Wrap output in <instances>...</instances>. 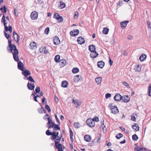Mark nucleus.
Masks as SVG:
<instances>
[{
    "label": "nucleus",
    "instance_id": "obj_37",
    "mask_svg": "<svg viewBox=\"0 0 151 151\" xmlns=\"http://www.w3.org/2000/svg\"><path fill=\"white\" fill-rule=\"evenodd\" d=\"M60 8L63 9L65 7V3L63 1H61L60 2Z\"/></svg>",
    "mask_w": 151,
    "mask_h": 151
},
{
    "label": "nucleus",
    "instance_id": "obj_6",
    "mask_svg": "<svg viewBox=\"0 0 151 151\" xmlns=\"http://www.w3.org/2000/svg\"><path fill=\"white\" fill-rule=\"evenodd\" d=\"M48 123L47 124V127L49 128L51 127H53L55 125L54 123L52 122L51 119L49 117H47Z\"/></svg>",
    "mask_w": 151,
    "mask_h": 151
},
{
    "label": "nucleus",
    "instance_id": "obj_55",
    "mask_svg": "<svg viewBox=\"0 0 151 151\" xmlns=\"http://www.w3.org/2000/svg\"><path fill=\"white\" fill-rule=\"evenodd\" d=\"M78 14L77 12H75V15H74V17L75 18H76L78 17Z\"/></svg>",
    "mask_w": 151,
    "mask_h": 151
},
{
    "label": "nucleus",
    "instance_id": "obj_51",
    "mask_svg": "<svg viewBox=\"0 0 151 151\" xmlns=\"http://www.w3.org/2000/svg\"><path fill=\"white\" fill-rule=\"evenodd\" d=\"M79 124L78 122L74 123V126L75 127L78 128L79 127Z\"/></svg>",
    "mask_w": 151,
    "mask_h": 151
},
{
    "label": "nucleus",
    "instance_id": "obj_38",
    "mask_svg": "<svg viewBox=\"0 0 151 151\" xmlns=\"http://www.w3.org/2000/svg\"><path fill=\"white\" fill-rule=\"evenodd\" d=\"M132 138L134 141H135L138 139V137L136 134H134L132 136Z\"/></svg>",
    "mask_w": 151,
    "mask_h": 151
},
{
    "label": "nucleus",
    "instance_id": "obj_33",
    "mask_svg": "<svg viewBox=\"0 0 151 151\" xmlns=\"http://www.w3.org/2000/svg\"><path fill=\"white\" fill-rule=\"evenodd\" d=\"M109 31V29L108 28H104L103 29L102 32L103 34L106 35L108 33Z\"/></svg>",
    "mask_w": 151,
    "mask_h": 151
},
{
    "label": "nucleus",
    "instance_id": "obj_61",
    "mask_svg": "<svg viewBox=\"0 0 151 151\" xmlns=\"http://www.w3.org/2000/svg\"><path fill=\"white\" fill-rule=\"evenodd\" d=\"M123 4V1H119L117 3V4L119 6H121Z\"/></svg>",
    "mask_w": 151,
    "mask_h": 151
},
{
    "label": "nucleus",
    "instance_id": "obj_53",
    "mask_svg": "<svg viewBox=\"0 0 151 151\" xmlns=\"http://www.w3.org/2000/svg\"><path fill=\"white\" fill-rule=\"evenodd\" d=\"M148 92L149 96H151V89L150 88H148Z\"/></svg>",
    "mask_w": 151,
    "mask_h": 151
},
{
    "label": "nucleus",
    "instance_id": "obj_60",
    "mask_svg": "<svg viewBox=\"0 0 151 151\" xmlns=\"http://www.w3.org/2000/svg\"><path fill=\"white\" fill-rule=\"evenodd\" d=\"M52 137H51V139L52 140H54L56 138H57V137L55 136V135H52Z\"/></svg>",
    "mask_w": 151,
    "mask_h": 151
},
{
    "label": "nucleus",
    "instance_id": "obj_30",
    "mask_svg": "<svg viewBox=\"0 0 151 151\" xmlns=\"http://www.w3.org/2000/svg\"><path fill=\"white\" fill-rule=\"evenodd\" d=\"M146 58L145 55H143L140 56L139 57V60L141 61H143L145 60Z\"/></svg>",
    "mask_w": 151,
    "mask_h": 151
},
{
    "label": "nucleus",
    "instance_id": "obj_41",
    "mask_svg": "<svg viewBox=\"0 0 151 151\" xmlns=\"http://www.w3.org/2000/svg\"><path fill=\"white\" fill-rule=\"evenodd\" d=\"M50 31V29L49 27L46 28L45 30V33L46 35L48 34Z\"/></svg>",
    "mask_w": 151,
    "mask_h": 151
},
{
    "label": "nucleus",
    "instance_id": "obj_10",
    "mask_svg": "<svg viewBox=\"0 0 151 151\" xmlns=\"http://www.w3.org/2000/svg\"><path fill=\"white\" fill-rule=\"evenodd\" d=\"M82 80L81 76L80 75H77L75 76L74 78V81L75 82H77Z\"/></svg>",
    "mask_w": 151,
    "mask_h": 151
},
{
    "label": "nucleus",
    "instance_id": "obj_34",
    "mask_svg": "<svg viewBox=\"0 0 151 151\" xmlns=\"http://www.w3.org/2000/svg\"><path fill=\"white\" fill-rule=\"evenodd\" d=\"M72 71L73 73H77L79 71V69L77 68H73L72 70Z\"/></svg>",
    "mask_w": 151,
    "mask_h": 151
},
{
    "label": "nucleus",
    "instance_id": "obj_43",
    "mask_svg": "<svg viewBox=\"0 0 151 151\" xmlns=\"http://www.w3.org/2000/svg\"><path fill=\"white\" fill-rule=\"evenodd\" d=\"M57 19H58L59 22H62L63 20V18L60 16H59Z\"/></svg>",
    "mask_w": 151,
    "mask_h": 151
},
{
    "label": "nucleus",
    "instance_id": "obj_52",
    "mask_svg": "<svg viewBox=\"0 0 151 151\" xmlns=\"http://www.w3.org/2000/svg\"><path fill=\"white\" fill-rule=\"evenodd\" d=\"M123 84L125 86H126L127 87H129V84L125 81H123L122 82Z\"/></svg>",
    "mask_w": 151,
    "mask_h": 151
},
{
    "label": "nucleus",
    "instance_id": "obj_22",
    "mask_svg": "<svg viewBox=\"0 0 151 151\" xmlns=\"http://www.w3.org/2000/svg\"><path fill=\"white\" fill-rule=\"evenodd\" d=\"M29 45L30 48L32 49H35L36 48V44L34 42H31Z\"/></svg>",
    "mask_w": 151,
    "mask_h": 151
},
{
    "label": "nucleus",
    "instance_id": "obj_31",
    "mask_svg": "<svg viewBox=\"0 0 151 151\" xmlns=\"http://www.w3.org/2000/svg\"><path fill=\"white\" fill-rule=\"evenodd\" d=\"M68 85V82L66 81H63L62 82L61 86L64 88L67 87Z\"/></svg>",
    "mask_w": 151,
    "mask_h": 151
},
{
    "label": "nucleus",
    "instance_id": "obj_32",
    "mask_svg": "<svg viewBox=\"0 0 151 151\" xmlns=\"http://www.w3.org/2000/svg\"><path fill=\"white\" fill-rule=\"evenodd\" d=\"M60 56V55H58L55 56V60L56 63H58L59 62Z\"/></svg>",
    "mask_w": 151,
    "mask_h": 151
},
{
    "label": "nucleus",
    "instance_id": "obj_44",
    "mask_svg": "<svg viewBox=\"0 0 151 151\" xmlns=\"http://www.w3.org/2000/svg\"><path fill=\"white\" fill-rule=\"evenodd\" d=\"M92 120H93L94 122H98L99 121V119L98 117L97 116L95 117Z\"/></svg>",
    "mask_w": 151,
    "mask_h": 151
},
{
    "label": "nucleus",
    "instance_id": "obj_3",
    "mask_svg": "<svg viewBox=\"0 0 151 151\" xmlns=\"http://www.w3.org/2000/svg\"><path fill=\"white\" fill-rule=\"evenodd\" d=\"M109 106L111 108L112 113L116 114L119 112V110L117 106L113 105V104H110L109 105Z\"/></svg>",
    "mask_w": 151,
    "mask_h": 151
},
{
    "label": "nucleus",
    "instance_id": "obj_64",
    "mask_svg": "<svg viewBox=\"0 0 151 151\" xmlns=\"http://www.w3.org/2000/svg\"><path fill=\"white\" fill-rule=\"evenodd\" d=\"M109 63L110 64V65H111L113 64V61L112 60H111L110 58V57H109Z\"/></svg>",
    "mask_w": 151,
    "mask_h": 151
},
{
    "label": "nucleus",
    "instance_id": "obj_1",
    "mask_svg": "<svg viewBox=\"0 0 151 151\" xmlns=\"http://www.w3.org/2000/svg\"><path fill=\"white\" fill-rule=\"evenodd\" d=\"M1 22H3L4 25L5 27V30L7 32L9 31L10 33L12 32V27L11 26H9L8 27L6 25L7 23L6 22V21L5 19V17L4 14L3 16L1 19Z\"/></svg>",
    "mask_w": 151,
    "mask_h": 151
},
{
    "label": "nucleus",
    "instance_id": "obj_46",
    "mask_svg": "<svg viewBox=\"0 0 151 151\" xmlns=\"http://www.w3.org/2000/svg\"><path fill=\"white\" fill-rule=\"evenodd\" d=\"M27 79H28L29 81H30L32 82H35V81L34 80L31 76H29L28 78H27Z\"/></svg>",
    "mask_w": 151,
    "mask_h": 151
},
{
    "label": "nucleus",
    "instance_id": "obj_21",
    "mask_svg": "<svg viewBox=\"0 0 151 151\" xmlns=\"http://www.w3.org/2000/svg\"><path fill=\"white\" fill-rule=\"evenodd\" d=\"M59 63L60 65L61 66L63 67L64 65H65L66 63V61L64 59H61L59 61Z\"/></svg>",
    "mask_w": 151,
    "mask_h": 151
},
{
    "label": "nucleus",
    "instance_id": "obj_59",
    "mask_svg": "<svg viewBox=\"0 0 151 151\" xmlns=\"http://www.w3.org/2000/svg\"><path fill=\"white\" fill-rule=\"evenodd\" d=\"M127 39L129 40H132V39L133 37L132 36L129 35L127 37Z\"/></svg>",
    "mask_w": 151,
    "mask_h": 151
},
{
    "label": "nucleus",
    "instance_id": "obj_58",
    "mask_svg": "<svg viewBox=\"0 0 151 151\" xmlns=\"http://www.w3.org/2000/svg\"><path fill=\"white\" fill-rule=\"evenodd\" d=\"M55 119H56V121H57V122H58V123L59 124H60V122H59V120L57 116L55 115Z\"/></svg>",
    "mask_w": 151,
    "mask_h": 151
},
{
    "label": "nucleus",
    "instance_id": "obj_5",
    "mask_svg": "<svg viewBox=\"0 0 151 151\" xmlns=\"http://www.w3.org/2000/svg\"><path fill=\"white\" fill-rule=\"evenodd\" d=\"M8 50L10 52H12L13 51H14L13 53H15L16 52H18V50L17 49L16 47L14 45H12V46L8 47Z\"/></svg>",
    "mask_w": 151,
    "mask_h": 151
},
{
    "label": "nucleus",
    "instance_id": "obj_11",
    "mask_svg": "<svg viewBox=\"0 0 151 151\" xmlns=\"http://www.w3.org/2000/svg\"><path fill=\"white\" fill-rule=\"evenodd\" d=\"M73 102L75 104L76 107H78L81 104V102L78 100L73 99Z\"/></svg>",
    "mask_w": 151,
    "mask_h": 151
},
{
    "label": "nucleus",
    "instance_id": "obj_29",
    "mask_svg": "<svg viewBox=\"0 0 151 151\" xmlns=\"http://www.w3.org/2000/svg\"><path fill=\"white\" fill-rule=\"evenodd\" d=\"M89 50L91 52L95 51V48L93 45H91L89 46Z\"/></svg>",
    "mask_w": 151,
    "mask_h": 151
},
{
    "label": "nucleus",
    "instance_id": "obj_42",
    "mask_svg": "<svg viewBox=\"0 0 151 151\" xmlns=\"http://www.w3.org/2000/svg\"><path fill=\"white\" fill-rule=\"evenodd\" d=\"M59 16L58 13H54L53 17L57 19Z\"/></svg>",
    "mask_w": 151,
    "mask_h": 151
},
{
    "label": "nucleus",
    "instance_id": "obj_40",
    "mask_svg": "<svg viewBox=\"0 0 151 151\" xmlns=\"http://www.w3.org/2000/svg\"><path fill=\"white\" fill-rule=\"evenodd\" d=\"M53 127L55 130H59L60 129V127H59V125L58 124H55V125H54Z\"/></svg>",
    "mask_w": 151,
    "mask_h": 151
},
{
    "label": "nucleus",
    "instance_id": "obj_45",
    "mask_svg": "<svg viewBox=\"0 0 151 151\" xmlns=\"http://www.w3.org/2000/svg\"><path fill=\"white\" fill-rule=\"evenodd\" d=\"M40 87L39 86H37L35 89V91L36 93H38L40 92Z\"/></svg>",
    "mask_w": 151,
    "mask_h": 151
},
{
    "label": "nucleus",
    "instance_id": "obj_19",
    "mask_svg": "<svg viewBox=\"0 0 151 151\" xmlns=\"http://www.w3.org/2000/svg\"><path fill=\"white\" fill-rule=\"evenodd\" d=\"M18 53L19 52H15V53H13V58L16 61H18L19 60V58L18 56Z\"/></svg>",
    "mask_w": 151,
    "mask_h": 151
},
{
    "label": "nucleus",
    "instance_id": "obj_47",
    "mask_svg": "<svg viewBox=\"0 0 151 151\" xmlns=\"http://www.w3.org/2000/svg\"><path fill=\"white\" fill-rule=\"evenodd\" d=\"M4 33L5 37H6V38L8 39L10 37V35H9V34H8L6 32H4Z\"/></svg>",
    "mask_w": 151,
    "mask_h": 151
},
{
    "label": "nucleus",
    "instance_id": "obj_39",
    "mask_svg": "<svg viewBox=\"0 0 151 151\" xmlns=\"http://www.w3.org/2000/svg\"><path fill=\"white\" fill-rule=\"evenodd\" d=\"M123 136L122 134L121 133H119L117 135H116V138L118 139H120V138L122 137Z\"/></svg>",
    "mask_w": 151,
    "mask_h": 151
},
{
    "label": "nucleus",
    "instance_id": "obj_2",
    "mask_svg": "<svg viewBox=\"0 0 151 151\" xmlns=\"http://www.w3.org/2000/svg\"><path fill=\"white\" fill-rule=\"evenodd\" d=\"M55 144L56 147L58 148V151H63V150L62 149V145L60 143H59L61 139V138H57L55 139Z\"/></svg>",
    "mask_w": 151,
    "mask_h": 151
},
{
    "label": "nucleus",
    "instance_id": "obj_54",
    "mask_svg": "<svg viewBox=\"0 0 151 151\" xmlns=\"http://www.w3.org/2000/svg\"><path fill=\"white\" fill-rule=\"evenodd\" d=\"M42 108H39L38 109V111L40 113H42L43 111H42Z\"/></svg>",
    "mask_w": 151,
    "mask_h": 151
},
{
    "label": "nucleus",
    "instance_id": "obj_56",
    "mask_svg": "<svg viewBox=\"0 0 151 151\" xmlns=\"http://www.w3.org/2000/svg\"><path fill=\"white\" fill-rule=\"evenodd\" d=\"M8 43H9V47L12 46V45H14V44H11V41L10 40H8Z\"/></svg>",
    "mask_w": 151,
    "mask_h": 151
},
{
    "label": "nucleus",
    "instance_id": "obj_28",
    "mask_svg": "<svg viewBox=\"0 0 151 151\" xmlns=\"http://www.w3.org/2000/svg\"><path fill=\"white\" fill-rule=\"evenodd\" d=\"M102 78L101 77H98L95 79V81L98 84H100L101 82Z\"/></svg>",
    "mask_w": 151,
    "mask_h": 151
},
{
    "label": "nucleus",
    "instance_id": "obj_27",
    "mask_svg": "<svg viewBox=\"0 0 151 151\" xmlns=\"http://www.w3.org/2000/svg\"><path fill=\"white\" fill-rule=\"evenodd\" d=\"M104 119H102L101 121V123H102V124L101 125V127L103 128V132H106V128L104 126Z\"/></svg>",
    "mask_w": 151,
    "mask_h": 151
},
{
    "label": "nucleus",
    "instance_id": "obj_48",
    "mask_svg": "<svg viewBox=\"0 0 151 151\" xmlns=\"http://www.w3.org/2000/svg\"><path fill=\"white\" fill-rule=\"evenodd\" d=\"M45 108L48 110L49 112H50L51 111V110L50 109L49 106L47 105H45Z\"/></svg>",
    "mask_w": 151,
    "mask_h": 151
},
{
    "label": "nucleus",
    "instance_id": "obj_13",
    "mask_svg": "<svg viewBox=\"0 0 151 151\" xmlns=\"http://www.w3.org/2000/svg\"><path fill=\"white\" fill-rule=\"evenodd\" d=\"M122 99L124 102L126 103L129 102L130 100V98L127 95L122 96Z\"/></svg>",
    "mask_w": 151,
    "mask_h": 151
},
{
    "label": "nucleus",
    "instance_id": "obj_9",
    "mask_svg": "<svg viewBox=\"0 0 151 151\" xmlns=\"http://www.w3.org/2000/svg\"><path fill=\"white\" fill-rule=\"evenodd\" d=\"M38 15V13L37 12H33L31 14V17L32 20H35L37 18Z\"/></svg>",
    "mask_w": 151,
    "mask_h": 151
},
{
    "label": "nucleus",
    "instance_id": "obj_12",
    "mask_svg": "<svg viewBox=\"0 0 151 151\" xmlns=\"http://www.w3.org/2000/svg\"><path fill=\"white\" fill-rule=\"evenodd\" d=\"M54 44L55 45H58L60 43V40L57 36H55L53 39Z\"/></svg>",
    "mask_w": 151,
    "mask_h": 151
},
{
    "label": "nucleus",
    "instance_id": "obj_20",
    "mask_svg": "<svg viewBox=\"0 0 151 151\" xmlns=\"http://www.w3.org/2000/svg\"><path fill=\"white\" fill-rule=\"evenodd\" d=\"M84 138L85 140L87 142L90 141L91 139V137L90 136L87 135H85Z\"/></svg>",
    "mask_w": 151,
    "mask_h": 151
},
{
    "label": "nucleus",
    "instance_id": "obj_50",
    "mask_svg": "<svg viewBox=\"0 0 151 151\" xmlns=\"http://www.w3.org/2000/svg\"><path fill=\"white\" fill-rule=\"evenodd\" d=\"M46 134L47 135H51L52 134L51 132H50L49 130H47L46 132Z\"/></svg>",
    "mask_w": 151,
    "mask_h": 151
},
{
    "label": "nucleus",
    "instance_id": "obj_14",
    "mask_svg": "<svg viewBox=\"0 0 151 151\" xmlns=\"http://www.w3.org/2000/svg\"><path fill=\"white\" fill-rule=\"evenodd\" d=\"M18 68L19 70L22 71H24L23 64L21 61H19L18 63Z\"/></svg>",
    "mask_w": 151,
    "mask_h": 151
},
{
    "label": "nucleus",
    "instance_id": "obj_7",
    "mask_svg": "<svg viewBox=\"0 0 151 151\" xmlns=\"http://www.w3.org/2000/svg\"><path fill=\"white\" fill-rule=\"evenodd\" d=\"M122 96L119 93H117L115 95L114 99L115 101H120L122 99Z\"/></svg>",
    "mask_w": 151,
    "mask_h": 151
},
{
    "label": "nucleus",
    "instance_id": "obj_16",
    "mask_svg": "<svg viewBox=\"0 0 151 151\" xmlns=\"http://www.w3.org/2000/svg\"><path fill=\"white\" fill-rule=\"evenodd\" d=\"M14 38L15 41L18 42L19 40V35L15 32L14 31L13 33Z\"/></svg>",
    "mask_w": 151,
    "mask_h": 151
},
{
    "label": "nucleus",
    "instance_id": "obj_17",
    "mask_svg": "<svg viewBox=\"0 0 151 151\" xmlns=\"http://www.w3.org/2000/svg\"><path fill=\"white\" fill-rule=\"evenodd\" d=\"M27 86L29 89L30 90H34L35 86L34 83H28L27 85Z\"/></svg>",
    "mask_w": 151,
    "mask_h": 151
},
{
    "label": "nucleus",
    "instance_id": "obj_18",
    "mask_svg": "<svg viewBox=\"0 0 151 151\" xmlns=\"http://www.w3.org/2000/svg\"><path fill=\"white\" fill-rule=\"evenodd\" d=\"M98 55V54L96 51L92 52L90 54L91 57L93 58H96Z\"/></svg>",
    "mask_w": 151,
    "mask_h": 151
},
{
    "label": "nucleus",
    "instance_id": "obj_25",
    "mask_svg": "<svg viewBox=\"0 0 151 151\" xmlns=\"http://www.w3.org/2000/svg\"><path fill=\"white\" fill-rule=\"evenodd\" d=\"M129 21H126L124 22H121V25L122 27L123 28H124L126 27L127 24L128 23Z\"/></svg>",
    "mask_w": 151,
    "mask_h": 151
},
{
    "label": "nucleus",
    "instance_id": "obj_8",
    "mask_svg": "<svg viewBox=\"0 0 151 151\" xmlns=\"http://www.w3.org/2000/svg\"><path fill=\"white\" fill-rule=\"evenodd\" d=\"M79 33V31L77 29H74L70 32V34L72 36H76Z\"/></svg>",
    "mask_w": 151,
    "mask_h": 151
},
{
    "label": "nucleus",
    "instance_id": "obj_15",
    "mask_svg": "<svg viewBox=\"0 0 151 151\" xmlns=\"http://www.w3.org/2000/svg\"><path fill=\"white\" fill-rule=\"evenodd\" d=\"M77 41L78 43L81 45L83 44L85 42L84 39L81 37H79Z\"/></svg>",
    "mask_w": 151,
    "mask_h": 151
},
{
    "label": "nucleus",
    "instance_id": "obj_4",
    "mask_svg": "<svg viewBox=\"0 0 151 151\" xmlns=\"http://www.w3.org/2000/svg\"><path fill=\"white\" fill-rule=\"evenodd\" d=\"M86 122L87 125L91 127H93L95 125L94 122L91 118L88 119L86 121Z\"/></svg>",
    "mask_w": 151,
    "mask_h": 151
},
{
    "label": "nucleus",
    "instance_id": "obj_35",
    "mask_svg": "<svg viewBox=\"0 0 151 151\" xmlns=\"http://www.w3.org/2000/svg\"><path fill=\"white\" fill-rule=\"evenodd\" d=\"M135 69L136 71L138 72L140 71L141 70V66L140 65H137L135 67Z\"/></svg>",
    "mask_w": 151,
    "mask_h": 151
},
{
    "label": "nucleus",
    "instance_id": "obj_63",
    "mask_svg": "<svg viewBox=\"0 0 151 151\" xmlns=\"http://www.w3.org/2000/svg\"><path fill=\"white\" fill-rule=\"evenodd\" d=\"M44 48L42 47H41L39 49V51L40 52H42L43 51V50H44Z\"/></svg>",
    "mask_w": 151,
    "mask_h": 151
},
{
    "label": "nucleus",
    "instance_id": "obj_57",
    "mask_svg": "<svg viewBox=\"0 0 151 151\" xmlns=\"http://www.w3.org/2000/svg\"><path fill=\"white\" fill-rule=\"evenodd\" d=\"M70 137H73V132L72 130L71 129H70Z\"/></svg>",
    "mask_w": 151,
    "mask_h": 151
},
{
    "label": "nucleus",
    "instance_id": "obj_26",
    "mask_svg": "<svg viewBox=\"0 0 151 151\" xmlns=\"http://www.w3.org/2000/svg\"><path fill=\"white\" fill-rule=\"evenodd\" d=\"M132 127L135 131H137L139 130V127L137 124H134V125L132 126Z\"/></svg>",
    "mask_w": 151,
    "mask_h": 151
},
{
    "label": "nucleus",
    "instance_id": "obj_23",
    "mask_svg": "<svg viewBox=\"0 0 151 151\" xmlns=\"http://www.w3.org/2000/svg\"><path fill=\"white\" fill-rule=\"evenodd\" d=\"M104 65V63L102 61H99L97 63L98 66L101 68H103Z\"/></svg>",
    "mask_w": 151,
    "mask_h": 151
},
{
    "label": "nucleus",
    "instance_id": "obj_36",
    "mask_svg": "<svg viewBox=\"0 0 151 151\" xmlns=\"http://www.w3.org/2000/svg\"><path fill=\"white\" fill-rule=\"evenodd\" d=\"M143 149V148H140L138 146L135 147L134 148V150L135 151H142Z\"/></svg>",
    "mask_w": 151,
    "mask_h": 151
},
{
    "label": "nucleus",
    "instance_id": "obj_24",
    "mask_svg": "<svg viewBox=\"0 0 151 151\" xmlns=\"http://www.w3.org/2000/svg\"><path fill=\"white\" fill-rule=\"evenodd\" d=\"M22 74H23L24 76H26L27 75H30L31 73L28 70H25L24 69V71H23L22 72Z\"/></svg>",
    "mask_w": 151,
    "mask_h": 151
},
{
    "label": "nucleus",
    "instance_id": "obj_49",
    "mask_svg": "<svg viewBox=\"0 0 151 151\" xmlns=\"http://www.w3.org/2000/svg\"><path fill=\"white\" fill-rule=\"evenodd\" d=\"M111 95L110 93H107L105 95V97L106 99H107L111 97Z\"/></svg>",
    "mask_w": 151,
    "mask_h": 151
},
{
    "label": "nucleus",
    "instance_id": "obj_62",
    "mask_svg": "<svg viewBox=\"0 0 151 151\" xmlns=\"http://www.w3.org/2000/svg\"><path fill=\"white\" fill-rule=\"evenodd\" d=\"M131 120L134 121H136V119L134 116H132L131 119Z\"/></svg>",
    "mask_w": 151,
    "mask_h": 151
}]
</instances>
